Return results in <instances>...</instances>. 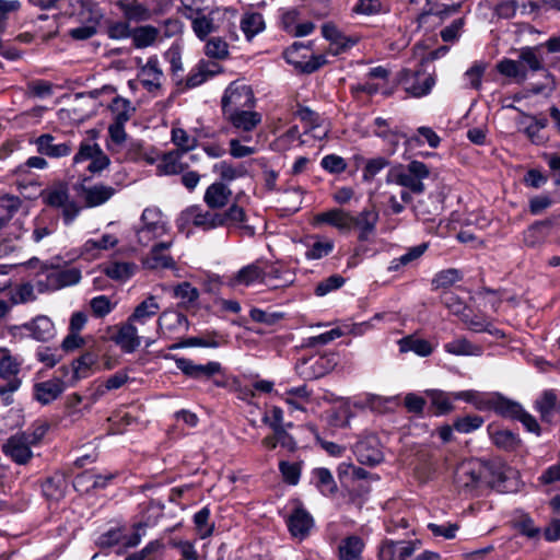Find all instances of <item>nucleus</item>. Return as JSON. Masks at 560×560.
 <instances>
[{
	"label": "nucleus",
	"mask_w": 560,
	"mask_h": 560,
	"mask_svg": "<svg viewBox=\"0 0 560 560\" xmlns=\"http://www.w3.org/2000/svg\"><path fill=\"white\" fill-rule=\"evenodd\" d=\"M70 285V256H54L40 265L35 275L37 293H50Z\"/></svg>",
	"instance_id": "1"
},
{
	"label": "nucleus",
	"mask_w": 560,
	"mask_h": 560,
	"mask_svg": "<svg viewBox=\"0 0 560 560\" xmlns=\"http://www.w3.org/2000/svg\"><path fill=\"white\" fill-rule=\"evenodd\" d=\"M397 83L411 97L421 98L429 95L435 83L434 72H429L423 63L416 69H402L397 74Z\"/></svg>",
	"instance_id": "2"
},
{
	"label": "nucleus",
	"mask_w": 560,
	"mask_h": 560,
	"mask_svg": "<svg viewBox=\"0 0 560 560\" xmlns=\"http://www.w3.org/2000/svg\"><path fill=\"white\" fill-rule=\"evenodd\" d=\"M2 353L0 358V378L5 384L0 385V398L2 405L9 406L13 402V393L21 386L19 373L22 361L12 355L8 349H2Z\"/></svg>",
	"instance_id": "3"
},
{
	"label": "nucleus",
	"mask_w": 560,
	"mask_h": 560,
	"mask_svg": "<svg viewBox=\"0 0 560 560\" xmlns=\"http://www.w3.org/2000/svg\"><path fill=\"white\" fill-rule=\"evenodd\" d=\"M167 222L158 207H148L142 211L140 225L135 229L137 242L148 246L154 240L167 233Z\"/></svg>",
	"instance_id": "4"
},
{
	"label": "nucleus",
	"mask_w": 560,
	"mask_h": 560,
	"mask_svg": "<svg viewBox=\"0 0 560 560\" xmlns=\"http://www.w3.org/2000/svg\"><path fill=\"white\" fill-rule=\"evenodd\" d=\"M255 104L256 98L253 89L247 84L234 81L229 84L221 98L222 115L245 108H254Z\"/></svg>",
	"instance_id": "5"
},
{
	"label": "nucleus",
	"mask_w": 560,
	"mask_h": 560,
	"mask_svg": "<svg viewBox=\"0 0 560 560\" xmlns=\"http://www.w3.org/2000/svg\"><path fill=\"white\" fill-rule=\"evenodd\" d=\"M221 219L219 212L203 210L200 206L195 205L186 208L180 212L177 219V228L179 231H185L188 225H192L202 231H211L221 228Z\"/></svg>",
	"instance_id": "6"
},
{
	"label": "nucleus",
	"mask_w": 560,
	"mask_h": 560,
	"mask_svg": "<svg viewBox=\"0 0 560 560\" xmlns=\"http://www.w3.org/2000/svg\"><path fill=\"white\" fill-rule=\"evenodd\" d=\"M429 167L420 161H411L405 168L401 167L392 173L395 184L408 188L416 194L424 191L422 180L429 177Z\"/></svg>",
	"instance_id": "7"
},
{
	"label": "nucleus",
	"mask_w": 560,
	"mask_h": 560,
	"mask_svg": "<svg viewBox=\"0 0 560 560\" xmlns=\"http://www.w3.org/2000/svg\"><path fill=\"white\" fill-rule=\"evenodd\" d=\"M485 471L486 467L479 463H464L456 469L455 483L460 491L475 495L485 483Z\"/></svg>",
	"instance_id": "8"
},
{
	"label": "nucleus",
	"mask_w": 560,
	"mask_h": 560,
	"mask_svg": "<svg viewBox=\"0 0 560 560\" xmlns=\"http://www.w3.org/2000/svg\"><path fill=\"white\" fill-rule=\"evenodd\" d=\"M39 197L44 205L62 209L63 221L66 223L70 221L69 184L67 180L52 182L40 191Z\"/></svg>",
	"instance_id": "9"
},
{
	"label": "nucleus",
	"mask_w": 560,
	"mask_h": 560,
	"mask_svg": "<svg viewBox=\"0 0 560 560\" xmlns=\"http://www.w3.org/2000/svg\"><path fill=\"white\" fill-rule=\"evenodd\" d=\"M32 447H34L25 438V434L16 432L9 436L1 445V451L5 457L16 465H27L34 457Z\"/></svg>",
	"instance_id": "10"
},
{
	"label": "nucleus",
	"mask_w": 560,
	"mask_h": 560,
	"mask_svg": "<svg viewBox=\"0 0 560 560\" xmlns=\"http://www.w3.org/2000/svg\"><path fill=\"white\" fill-rule=\"evenodd\" d=\"M322 35L329 42L328 52L332 56L347 52L360 42L358 35H347L331 22L322 25Z\"/></svg>",
	"instance_id": "11"
},
{
	"label": "nucleus",
	"mask_w": 560,
	"mask_h": 560,
	"mask_svg": "<svg viewBox=\"0 0 560 560\" xmlns=\"http://www.w3.org/2000/svg\"><path fill=\"white\" fill-rule=\"evenodd\" d=\"M73 163L78 164L84 161H90L86 170L92 174H98L109 166L110 160L103 152L97 143H81L79 151L73 158Z\"/></svg>",
	"instance_id": "12"
},
{
	"label": "nucleus",
	"mask_w": 560,
	"mask_h": 560,
	"mask_svg": "<svg viewBox=\"0 0 560 560\" xmlns=\"http://www.w3.org/2000/svg\"><path fill=\"white\" fill-rule=\"evenodd\" d=\"M176 368L187 377L194 380H209L222 372V365L217 361H209L206 364H197L192 360L180 357H171Z\"/></svg>",
	"instance_id": "13"
},
{
	"label": "nucleus",
	"mask_w": 560,
	"mask_h": 560,
	"mask_svg": "<svg viewBox=\"0 0 560 560\" xmlns=\"http://www.w3.org/2000/svg\"><path fill=\"white\" fill-rule=\"evenodd\" d=\"M380 213L375 207L364 208L357 215L351 213L350 231H358V241L366 242L376 232Z\"/></svg>",
	"instance_id": "14"
},
{
	"label": "nucleus",
	"mask_w": 560,
	"mask_h": 560,
	"mask_svg": "<svg viewBox=\"0 0 560 560\" xmlns=\"http://www.w3.org/2000/svg\"><path fill=\"white\" fill-rule=\"evenodd\" d=\"M521 125L523 128L520 131L525 135L532 144L544 145L548 142L549 137L546 133L548 119L546 117L525 114V120H522Z\"/></svg>",
	"instance_id": "15"
},
{
	"label": "nucleus",
	"mask_w": 560,
	"mask_h": 560,
	"mask_svg": "<svg viewBox=\"0 0 560 560\" xmlns=\"http://www.w3.org/2000/svg\"><path fill=\"white\" fill-rule=\"evenodd\" d=\"M139 78L142 86L148 92L154 93L161 90L164 73L156 56L148 58L147 63L140 68Z\"/></svg>",
	"instance_id": "16"
},
{
	"label": "nucleus",
	"mask_w": 560,
	"mask_h": 560,
	"mask_svg": "<svg viewBox=\"0 0 560 560\" xmlns=\"http://www.w3.org/2000/svg\"><path fill=\"white\" fill-rule=\"evenodd\" d=\"M354 454L361 464L374 466L383 460L378 439L374 435L360 440L354 446Z\"/></svg>",
	"instance_id": "17"
},
{
	"label": "nucleus",
	"mask_w": 560,
	"mask_h": 560,
	"mask_svg": "<svg viewBox=\"0 0 560 560\" xmlns=\"http://www.w3.org/2000/svg\"><path fill=\"white\" fill-rule=\"evenodd\" d=\"M234 129L243 132H250L260 125L262 116L254 108H245L222 115Z\"/></svg>",
	"instance_id": "18"
},
{
	"label": "nucleus",
	"mask_w": 560,
	"mask_h": 560,
	"mask_svg": "<svg viewBox=\"0 0 560 560\" xmlns=\"http://www.w3.org/2000/svg\"><path fill=\"white\" fill-rule=\"evenodd\" d=\"M290 534L299 540L305 539L314 526V518L303 506L293 510L287 521Z\"/></svg>",
	"instance_id": "19"
},
{
	"label": "nucleus",
	"mask_w": 560,
	"mask_h": 560,
	"mask_svg": "<svg viewBox=\"0 0 560 560\" xmlns=\"http://www.w3.org/2000/svg\"><path fill=\"white\" fill-rule=\"evenodd\" d=\"M553 224L552 219L535 221L522 234L524 245L529 248L541 247L550 235Z\"/></svg>",
	"instance_id": "20"
},
{
	"label": "nucleus",
	"mask_w": 560,
	"mask_h": 560,
	"mask_svg": "<svg viewBox=\"0 0 560 560\" xmlns=\"http://www.w3.org/2000/svg\"><path fill=\"white\" fill-rule=\"evenodd\" d=\"M117 331L110 338L125 352L132 353L141 345V338L133 323L127 319L126 323L116 326Z\"/></svg>",
	"instance_id": "21"
},
{
	"label": "nucleus",
	"mask_w": 560,
	"mask_h": 560,
	"mask_svg": "<svg viewBox=\"0 0 560 560\" xmlns=\"http://www.w3.org/2000/svg\"><path fill=\"white\" fill-rule=\"evenodd\" d=\"M226 343L224 336L215 330L207 331L203 336L188 337L173 343L168 347L170 350L183 349V348H212L217 349Z\"/></svg>",
	"instance_id": "22"
},
{
	"label": "nucleus",
	"mask_w": 560,
	"mask_h": 560,
	"mask_svg": "<svg viewBox=\"0 0 560 560\" xmlns=\"http://www.w3.org/2000/svg\"><path fill=\"white\" fill-rule=\"evenodd\" d=\"M522 408L520 402L509 399L500 393L489 394L487 411L491 410L503 418L515 420Z\"/></svg>",
	"instance_id": "23"
},
{
	"label": "nucleus",
	"mask_w": 560,
	"mask_h": 560,
	"mask_svg": "<svg viewBox=\"0 0 560 560\" xmlns=\"http://www.w3.org/2000/svg\"><path fill=\"white\" fill-rule=\"evenodd\" d=\"M19 329L27 332L37 341H48L55 336L54 323L45 315L36 316L31 322L21 325Z\"/></svg>",
	"instance_id": "24"
},
{
	"label": "nucleus",
	"mask_w": 560,
	"mask_h": 560,
	"mask_svg": "<svg viewBox=\"0 0 560 560\" xmlns=\"http://www.w3.org/2000/svg\"><path fill=\"white\" fill-rule=\"evenodd\" d=\"M65 389V382L55 377L34 384L33 396L42 405H47L57 399Z\"/></svg>",
	"instance_id": "25"
},
{
	"label": "nucleus",
	"mask_w": 560,
	"mask_h": 560,
	"mask_svg": "<svg viewBox=\"0 0 560 560\" xmlns=\"http://www.w3.org/2000/svg\"><path fill=\"white\" fill-rule=\"evenodd\" d=\"M265 269L261 267L259 261H255L242 267L230 279L232 287L244 285L250 287L256 283L264 284Z\"/></svg>",
	"instance_id": "26"
},
{
	"label": "nucleus",
	"mask_w": 560,
	"mask_h": 560,
	"mask_svg": "<svg viewBox=\"0 0 560 560\" xmlns=\"http://www.w3.org/2000/svg\"><path fill=\"white\" fill-rule=\"evenodd\" d=\"M314 220L317 224H328L340 232H350L351 212L342 208H332L317 213Z\"/></svg>",
	"instance_id": "27"
},
{
	"label": "nucleus",
	"mask_w": 560,
	"mask_h": 560,
	"mask_svg": "<svg viewBox=\"0 0 560 560\" xmlns=\"http://www.w3.org/2000/svg\"><path fill=\"white\" fill-rule=\"evenodd\" d=\"M307 247L304 257L306 260H318L330 255L335 248V242L320 235H310L303 241Z\"/></svg>",
	"instance_id": "28"
},
{
	"label": "nucleus",
	"mask_w": 560,
	"mask_h": 560,
	"mask_svg": "<svg viewBox=\"0 0 560 560\" xmlns=\"http://www.w3.org/2000/svg\"><path fill=\"white\" fill-rule=\"evenodd\" d=\"M172 242H160L155 244L148 256L144 259V265L149 269H174L175 268V261L172 258V256L165 254L164 252L167 250L172 246Z\"/></svg>",
	"instance_id": "29"
},
{
	"label": "nucleus",
	"mask_w": 560,
	"mask_h": 560,
	"mask_svg": "<svg viewBox=\"0 0 560 560\" xmlns=\"http://www.w3.org/2000/svg\"><path fill=\"white\" fill-rule=\"evenodd\" d=\"M185 153L179 150H173L164 153L156 165L158 175H177L188 170L189 164L182 161Z\"/></svg>",
	"instance_id": "30"
},
{
	"label": "nucleus",
	"mask_w": 560,
	"mask_h": 560,
	"mask_svg": "<svg viewBox=\"0 0 560 560\" xmlns=\"http://www.w3.org/2000/svg\"><path fill=\"white\" fill-rule=\"evenodd\" d=\"M212 172L218 174L220 183L226 186L232 182L246 177L248 175V166L245 163H232L229 161H220L212 166Z\"/></svg>",
	"instance_id": "31"
},
{
	"label": "nucleus",
	"mask_w": 560,
	"mask_h": 560,
	"mask_svg": "<svg viewBox=\"0 0 560 560\" xmlns=\"http://www.w3.org/2000/svg\"><path fill=\"white\" fill-rule=\"evenodd\" d=\"M232 195V190L224 183L214 182L207 187L203 201L211 210L224 208Z\"/></svg>",
	"instance_id": "32"
},
{
	"label": "nucleus",
	"mask_w": 560,
	"mask_h": 560,
	"mask_svg": "<svg viewBox=\"0 0 560 560\" xmlns=\"http://www.w3.org/2000/svg\"><path fill=\"white\" fill-rule=\"evenodd\" d=\"M311 483L324 497H332L338 492L331 471L325 467H316L311 471Z\"/></svg>",
	"instance_id": "33"
},
{
	"label": "nucleus",
	"mask_w": 560,
	"mask_h": 560,
	"mask_svg": "<svg viewBox=\"0 0 560 560\" xmlns=\"http://www.w3.org/2000/svg\"><path fill=\"white\" fill-rule=\"evenodd\" d=\"M397 345L401 353L413 352L421 358L431 355L435 348L430 341L419 338L415 334L400 338Z\"/></svg>",
	"instance_id": "34"
},
{
	"label": "nucleus",
	"mask_w": 560,
	"mask_h": 560,
	"mask_svg": "<svg viewBox=\"0 0 560 560\" xmlns=\"http://www.w3.org/2000/svg\"><path fill=\"white\" fill-rule=\"evenodd\" d=\"M365 548L364 540L357 535H350L342 538L338 546L339 560H362V553Z\"/></svg>",
	"instance_id": "35"
},
{
	"label": "nucleus",
	"mask_w": 560,
	"mask_h": 560,
	"mask_svg": "<svg viewBox=\"0 0 560 560\" xmlns=\"http://www.w3.org/2000/svg\"><path fill=\"white\" fill-rule=\"evenodd\" d=\"M117 7L122 12L127 21L144 22L151 20V9L147 8L145 2L139 0H119Z\"/></svg>",
	"instance_id": "36"
},
{
	"label": "nucleus",
	"mask_w": 560,
	"mask_h": 560,
	"mask_svg": "<svg viewBox=\"0 0 560 560\" xmlns=\"http://www.w3.org/2000/svg\"><path fill=\"white\" fill-rule=\"evenodd\" d=\"M70 350V332L65 336L61 348L39 347L36 350V359L46 368H54L61 359L65 352Z\"/></svg>",
	"instance_id": "37"
},
{
	"label": "nucleus",
	"mask_w": 560,
	"mask_h": 560,
	"mask_svg": "<svg viewBox=\"0 0 560 560\" xmlns=\"http://www.w3.org/2000/svg\"><path fill=\"white\" fill-rule=\"evenodd\" d=\"M312 392L306 385L288 388L280 395L281 399L289 406L290 411H305V404L310 402Z\"/></svg>",
	"instance_id": "38"
},
{
	"label": "nucleus",
	"mask_w": 560,
	"mask_h": 560,
	"mask_svg": "<svg viewBox=\"0 0 560 560\" xmlns=\"http://www.w3.org/2000/svg\"><path fill=\"white\" fill-rule=\"evenodd\" d=\"M520 65L533 72L545 70L541 46H526L521 48L518 55Z\"/></svg>",
	"instance_id": "39"
},
{
	"label": "nucleus",
	"mask_w": 560,
	"mask_h": 560,
	"mask_svg": "<svg viewBox=\"0 0 560 560\" xmlns=\"http://www.w3.org/2000/svg\"><path fill=\"white\" fill-rule=\"evenodd\" d=\"M293 282L294 275L279 264H271L267 269H265L264 284L266 285L279 288L290 285Z\"/></svg>",
	"instance_id": "40"
},
{
	"label": "nucleus",
	"mask_w": 560,
	"mask_h": 560,
	"mask_svg": "<svg viewBox=\"0 0 560 560\" xmlns=\"http://www.w3.org/2000/svg\"><path fill=\"white\" fill-rule=\"evenodd\" d=\"M55 138L49 133H44L36 138L34 141L37 147V152L49 158H61L69 153V145L67 143H54Z\"/></svg>",
	"instance_id": "41"
},
{
	"label": "nucleus",
	"mask_w": 560,
	"mask_h": 560,
	"mask_svg": "<svg viewBox=\"0 0 560 560\" xmlns=\"http://www.w3.org/2000/svg\"><path fill=\"white\" fill-rule=\"evenodd\" d=\"M488 432L492 443L504 451H515L521 444L518 434L510 430L494 429L492 425H489Z\"/></svg>",
	"instance_id": "42"
},
{
	"label": "nucleus",
	"mask_w": 560,
	"mask_h": 560,
	"mask_svg": "<svg viewBox=\"0 0 560 560\" xmlns=\"http://www.w3.org/2000/svg\"><path fill=\"white\" fill-rule=\"evenodd\" d=\"M428 249L425 243L409 247L405 254L390 260L387 271L398 272L410 266L413 261L418 260Z\"/></svg>",
	"instance_id": "43"
},
{
	"label": "nucleus",
	"mask_w": 560,
	"mask_h": 560,
	"mask_svg": "<svg viewBox=\"0 0 560 560\" xmlns=\"http://www.w3.org/2000/svg\"><path fill=\"white\" fill-rule=\"evenodd\" d=\"M558 397L555 390L547 389L535 400L534 408L540 415L544 422L550 423L553 417V411L557 407Z\"/></svg>",
	"instance_id": "44"
},
{
	"label": "nucleus",
	"mask_w": 560,
	"mask_h": 560,
	"mask_svg": "<svg viewBox=\"0 0 560 560\" xmlns=\"http://www.w3.org/2000/svg\"><path fill=\"white\" fill-rule=\"evenodd\" d=\"M159 310L160 305L156 298L150 295L136 306L133 313L128 317V320L133 324H145L158 314Z\"/></svg>",
	"instance_id": "45"
},
{
	"label": "nucleus",
	"mask_w": 560,
	"mask_h": 560,
	"mask_svg": "<svg viewBox=\"0 0 560 560\" xmlns=\"http://www.w3.org/2000/svg\"><path fill=\"white\" fill-rule=\"evenodd\" d=\"M240 28L244 33L246 39L250 42L256 35L265 30L262 14L258 12L244 13L240 21Z\"/></svg>",
	"instance_id": "46"
},
{
	"label": "nucleus",
	"mask_w": 560,
	"mask_h": 560,
	"mask_svg": "<svg viewBox=\"0 0 560 560\" xmlns=\"http://www.w3.org/2000/svg\"><path fill=\"white\" fill-rule=\"evenodd\" d=\"M97 355L93 352H85L77 360L72 361V380L89 377L95 371Z\"/></svg>",
	"instance_id": "47"
},
{
	"label": "nucleus",
	"mask_w": 560,
	"mask_h": 560,
	"mask_svg": "<svg viewBox=\"0 0 560 560\" xmlns=\"http://www.w3.org/2000/svg\"><path fill=\"white\" fill-rule=\"evenodd\" d=\"M109 110L113 115L114 124H127L136 112V108L129 100L115 96L109 104Z\"/></svg>",
	"instance_id": "48"
},
{
	"label": "nucleus",
	"mask_w": 560,
	"mask_h": 560,
	"mask_svg": "<svg viewBox=\"0 0 560 560\" xmlns=\"http://www.w3.org/2000/svg\"><path fill=\"white\" fill-rule=\"evenodd\" d=\"M219 217L222 221L221 226H241L247 230L250 234H254V229L247 225H242L246 221L245 210L236 205H231L225 211L219 212Z\"/></svg>",
	"instance_id": "49"
},
{
	"label": "nucleus",
	"mask_w": 560,
	"mask_h": 560,
	"mask_svg": "<svg viewBox=\"0 0 560 560\" xmlns=\"http://www.w3.org/2000/svg\"><path fill=\"white\" fill-rule=\"evenodd\" d=\"M83 191L84 201L89 207L101 206L109 200L115 194V189L112 186L105 185H94L90 188H85Z\"/></svg>",
	"instance_id": "50"
},
{
	"label": "nucleus",
	"mask_w": 560,
	"mask_h": 560,
	"mask_svg": "<svg viewBox=\"0 0 560 560\" xmlns=\"http://www.w3.org/2000/svg\"><path fill=\"white\" fill-rule=\"evenodd\" d=\"M160 35V30L153 25L138 26L132 30L131 38L136 48L152 46Z\"/></svg>",
	"instance_id": "51"
},
{
	"label": "nucleus",
	"mask_w": 560,
	"mask_h": 560,
	"mask_svg": "<svg viewBox=\"0 0 560 560\" xmlns=\"http://www.w3.org/2000/svg\"><path fill=\"white\" fill-rule=\"evenodd\" d=\"M445 352L453 355H481L482 347L466 338H457L444 345Z\"/></svg>",
	"instance_id": "52"
},
{
	"label": "nucleus",
	"mask_w": 560,
	"mask_h": 560,
	"mask_svg": "<svg viewBox=\"0 0 560 560\" xmlns=\"http://www.w3.org/2000/svg\"><path fill=\"white\" fill-rule=\"evenodd\" d=\"M199 295V290L188 281H184L174 288V296L179 300V305L185 308L194 307Z\"/></svg>",
	"instance_id": "53"
},
{
	"label": "nucleus",
	"mask_w": 560,
	"mask_h": 560,
	"mask_svg": "<svg viewBox=\"0 0 560 560\" xmlns=\"http://www.w3.org/2000/svg\"><path fill=\"white\" fill-rule=\"evenodd\" d=\"M214 12H211L209 15H205L201 13L192 15V18H187L191 21V28L195 33V35L200 40H206V38L213 32L217 31V27L213 23V18H211V14Z\"/></svg>",
	"instance_id": "54"
},
{
	"label": "nucleus",
	"mask_w": 560,
	"mask_h": 560,
	"mask_svg": "<svg viewBox=\"0 0 560 560\" xmlns=\"http://www.w3.org/2000/svg\"><path fill=\"white\" fill-rule=\"evenodd\" d=\"M408 540L384 539L377 547V560H400V552Z\"/></svg>",
	"instance_id": "55"
},
{
	"label": "nucleus",
	"mask_w": 560,
	"mask_h": 560,
	"mask_svg": "<svg viewBox=\"0 0 560 560\" xmlns=\"http://www.w3.org/2000/svg\"><path fill=\"white\" fill-rule=\"evenodd\" d=\"M35 282H24L15 285L9 292L12 305L34 302L37 299Z\"/></svg>",
	"instance_id": "56"
},
{
	"label": "nucleus",
	"mask_w": 560,
	"mask_h": 560,
	"mask_svg": "<svg viewBox=\"0 0 560 560\" xmlns=\"http://www.w3.org/2000/svg\"><path fill=\"white\" fill-rule=\"evenodd\" d=\"M292 51L289 54V56L291 57L290 65H292L295 69L303 73H314L327 63L325 55H305L304 60H295L292 57Z\"/></svg>",
	"instance_id": "57"
},
{
	"label": "nucleus",
	"mask_w": 560,
	"mask_h": 560,
	"mask_svg": "<svg viewBox=\"0 0 560 560\" xmlns=\"http://www.w3.org/2000/svg\"><path fill=\"white\" fill-rule=\"evenodd\" d=\"M454 400H464L475 406L480 411H487L489 394H482L474 389L453 392Z\"/></svg>",
	"instance_id": "58"
},
{
	"label": "nucleus",
	"mask_w": 560,
	"mask_h": 560,
	"mask_svg": "<svg viewBox=\"0 0 560 560\" xmlns=\"http://www.w3.org/2000/svg\"><path fill=\"white\" fill-rule=\"evenodd\" d=\"M126 124H114L108 126V140L106 148L112 153L118 151L127 141Z\"/></svg>",
	"instance_id": "59"
},
{
	"label": "nucleus",
	"mask_w": 560,
	"mask_h": 560,
	"mask_svg": "<svg viewBox=\"0 0 560 560\" xmlns=\"http://www.w3.org/2000/svg\"><path fill=\"white\" fill-rule=\"evenodd\" d=\"M210 515L209 506H203L194 515L196 530L202 539L210 537L214 530V524L210 523Z\"/></svg>",
	"instance_id": "60"
},
{
	"label": "nucleus",
	"mask_w": 560,
	"mask_h": 560,
	"mask_svg": "<svg viewBox=\"0 0 560 560\" xmlns=\"http://www.w3.org/2000/svg\"><path fill=\"white\" fill-rule=\"evenodd\" d=\"M67 490V482L62 475L56 474L48 478L43 487V491L51 500L63 498Z\"/></svg>",
	"instance_id": "61"
},
{
	"label": "nucleus",
	"mask_w": 560,
	"mask_h": 560,
	"mask_svg": "<svg viewBox=\"0 0 560 560\" xmlns=\"http://www.w3.org/2000/svg\"><path fill=\"white\" fill-rule=\"evenodd\" d=\"M421 541L408 540L407 546L400 552V560H439L440 555L431 550H424L415 558H411L413 553L420 548Z\"/></svg>",
	"instance_id": "62"
},
{
	"label": "nucleus",
	"mask_w": 560,
	"mask_h": 560,
	"mask_svg": "<svg viewBox=\"0 0 560 560\" xmlns=\"http://www.w3.org/2000/svg\"><path fill=\"white\" fill-rule=\"evenodd\" d=\"M205 52L210 58L225 59L229 56V45L222 37L213 36L207 40Z\"/></svg>",
	"instance_id": "63"
},
{
	"label": "nucleus",
	"mask_w": 560,
	"mask_h": 560,
	"mask_svg": "<svg viewBox=\"0 0 560 560\" xmlns=\"http://www.w3.org/2000/svg\"><path fill=\"white\" fill-rule=\"evenodd\" d=\"M463 279V273L458 269L455 268H448L439 271L433 280L432 285L435 289L440 288H448L452 287L454 283L460 281Z\"/></svg>",
	"instance_id": "64"
}]
</instances>
